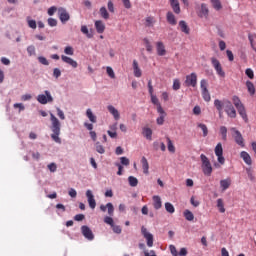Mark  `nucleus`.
I'll return each instance as SVG.
<instances>
[{
    "label": "nucleus",
    "instance_id": "obj_59",
    "mask_svg": "<svg viewBox=\"0 0 256 256\" xmlns=\"http://www.w3.org/2000/svg\"><path fill=\"white\" fill-rule=\"evenodd\" d=\"M56 110H57V115L59 119H61L62 121H65V112H63L61 108H56Z\"/></svg>",
    "mask_w": 256,
    "mask_h": 256
},
{
    "label": "nucleus",
    "instance_id": "obj_11",
    "mask_svg": "<svg viewBox=\"0 0 256 256\" xmlns=\"http://www.w3.org/2000/svg\"><path fill=\"white\" fill-rule=\"evenodd\" d=\"M184 84L186 87H197V74L192 72L191 74L187 75Z\"/></svg>",
    "mask_w": 256,
    "mask_h": 256
},
{
    "label": "nucleus",
    "instance_id": "obj_57",
    "mask_svg": "<svg viewBox=\"0 0 256 256\" xmlns=\"http://www.w3.org/2000/svg\"><path fill=\"white\" fill-rule=\"evenodd\" d=\"M96 151L97 153H100V155H103V153H105V148L103 147V145H100L99 142H97Z\"/></svg>",
    "mask_w": 256,
    "mask_h": 256
},
{
    "label": "nucleus",
    "instance_id": "obj_26",
    "mask_svg": "<svg viewBox=\"0 0 256 256\" xmlns=\"http://www.w3.org/2000/svg\"><path fill=\"white\" fill-rule=\"evenodd\" d=\"M150 97L153 105H156L157 107V113H163V107L161 106V103H159V99L157 98V96L152 94L150 95Z\"/></svg>",
    "mask_w": 256,
    "mask_h": 256
},
{
    "label": "nucleus",
    "instance_id": "obj_45",
    "mask_svg": "<svg viewBox=\"0 0 256 256\" xmlns=\"http://www.w3.org/2000/svg\"><path fill=\"white\" fill-rule=\"evenodd\" d=\"M214 106L216 107L217 111H219V113L223 111V103L221 102V100L219 99L214 100Z\"/></svg>",
    "mask_w": 256,
    "mask_h": 256
},
{
    "label": "nucleus",
    "instance_id": "obj_39",
    "mask_svg": "<svg viewBox=\"0 0 256 256\" xmlns=\"http://www.w3.org/2000/svg\"><path fill=\"white\" fill-rule=\"evenodd\" d=\"M128 183L130 187H137V185H139V180L134 176H129Z\"/></svg>",
    "mask_w": 256,
    "mask_h": 256
},
{
    "label": "nucleus",
    "instance_id": "obj_21",
    "mask_svg": "<svg viewBox=\"0 0 256 256\" xmlns=\"http://www.w3.org/2000/svg\"><path fill=\"white\" fill-rule=\"evenodd\" d=\"M152 201H153V207L156 211H159V209H161V207H163V200H161V196L154 195L152 197Z\"/></svg>",
    "mask_w": 256,
    "mask_h": 256
},
{
    "label": "nucleus",
    "instance_id": "obj_33",
    "mask_svg": "<svg viewBox=\"0 0 256 256\" xmlns=\"http://www.w3.org/2000/svg\"><path fill=\"white\" fill-rule=\"evenodd\" d=\"M80 31L83 35H86L88 39H93V33L89 32V28L86 25H82Z\"/></svg>",
    "mask_w": 256,
    "mask_h": 256
},
{
    "label": "nucleus",
    "instance_id": "obj_15",
    "mask_svg": "<svg viewBox=\"0 0 256 256\" xmlns=\"http://www.w3.org/2000/svg\"><path fill=\"white\" fill-rule=\"evenodd\" d=\"M86 197H87V201L90 209H95V207H97V201H95V195H93V191L87 190Z\"/></svg>",
    "mask_w": 256,
    "mask_h": 256
},
{
    "label": "nucleus",
    "instance_id": "obj_2",
    "mask_svg": "<svg viewBox=\"0 0 256 256\" xmlns=\"http://www.w3.org/2000/svg\"><path fill=\"white\" fill-rule=\"evenodd\" d=\"M50 121H51V139L54 140L55 143H58V145H61V122L57 117L54 116L53 113H50Z\"/></svg>",
    "mask_w": 256,
    "mask_h": 256
},
{
    "label": "nucleus",
    "instance_id": "obj_50",
    "mask_svg": "<svg viewBox=\"0 0 256 256\" xmlns=\"http://www.w3.org/2000/svg\"><path fill=\"white\" fill-rule=\"evenodd\" d=\"M65 55L73 56L75 54V50L71 46H66L64 48Z\"/></svg>",
    "mask_w": 256,
    "mask_h": 256
},
{
    "label": "nucleus",
    "instance_id": "obj_16",
    "mask_svg": "<svg viewBox=\"0 0 256 256\" xmlns=\"http://www.w3.org/2000/svg\"><path fill=\"white\" fill-rule=\"evenodd\" d=\"M169 250L171 255L173 256H187V248H181L179 253L177 252V248L175 247V245H170L169 246Z\"/></svg>",
    "mask_w": 256,
    "mask_h": 256
},
{
    "label": "nucleus",
    "instance_id": "obj_32",
    "mask_svg": "<svg viewBox=\"0 0 256 256\" xmlns=\"http://www.w3.org/2000/svg\"><path fill=\"white\" fill-rule=\"evenodd\" d=\"M86 116L91 123H97V116H95V114H93V110H91V108H88L86 110Z\"/></svg>",
    "mask_w": 256,
    "mask_h": 256
},
{
    "label": "nucleus",
    "instance_id": "obj_13",
    "mask_svg": "<svg viewBox=\"0 0 256 256\" xmlns=\"http://www.w3.org/2000/svg\"><path fill=\"white\" fill-rule=\"evenodd\" d=\"M82 235L87 239L88 241H93L95 239V235L93 234V231L89 226H82L81 227Z\"/></svg>",
    "mask_w": 256,
    "mask_h": 256
},
{
    "label": "nucleus",
    "instance_id": "obj_36",
    "mask_svg": "<svg viewBox=\"0 0 256 256\" xmlns=\"http://www.w3.org/2000/svg\"><path fill=\"white\" fill-rule=\"evenodd\" d=\"M247 91L250 95H255V85L251 81H246Z\"/></svg>",
    "mask_w": 256,
    "mask_h": 256
},
{
    "label": "nucleus",
    "instance_id": "obj_18",
    "mask_svg": "<svg viewBox=\"0 0 256 256\" xmlns=\"http://www.w3.org/2000/svg\"><path fill=\"white\" fill-rule=\"evenodd\" d=\"M107 110L109 111L110 115L115 119V121H119L121 119V114L119 113V110L115 108L113 105H108Z\"/></svg>",
    "mask_w": 256,
    "mask_h": 256
},
{
    "label": "nucleus",
    "instance_id": "obj_12",
    "mask_svg": "<svg viewBox=\"0 0 256 256\" xmlns=\"http://www.w3.org/2000/svg\"><path fill=\"white\" fill-rule=\"evenodd\" d=\"M58 17L61 23H67V21L71 19V15H69V12L67 11V9L63 7L58 8Z\"/></svg>",
    "mask_w": 256,
    "mask_h": 256
},
{
    "label": "nucleus",
    "instance_id": "obj_1",
    "mask_svg": "<svg viewBox=\"0 0 256 256\" xmlns=\"http://www.w3.org/2000/svg\"><path fill=\"white\" fill-rule=\"evenodd\" d=\"M107 210L109 216L104 217V223H106V225H110L112 231H114L117 235H120L122 231L121 226L115 225L113 220V215L115 213V207L113 206V203L108 202L106 205H100V211H102V213H105Z\"/></svg>",
    "mask_w": 256,
    "mask_h": 256
},
{
    "label": "nucleus",
    "instance_id": "obj_4",
    "mask_svg": "<svg viewBox=\"0 0 256 256\" xmlns=\"http://www.w3.org/2000/svg\"><path fill=\"white\" fill-rule=\"evenodd\" d=\"M200 159L202 161V171L204 175L210 177L211 173H213V166H211V161H209V158H207L205 154H201Z\"/></svg>",
    "mask_w": 256,
    "mask_h": 256
},
{
    "label": "nucleus",
    "instance_id": "obj_34",
    "mask_svg": "<svg viewBox=\"0 0 256 256\" xmlns=\"http://www.w3.org/2000/svg\"><path fill=\"white\" fill-rule=\"evenodd\" d=\"M99 13L102 19H105V21L109 19V11H107V8L105 6L100 7Z\"/></svg>",
    "mask_w": 256,
    "mask_h": 256
},
{
    "label": "nucleus",
    "instance_id": "obj_40",
    "mask_svg": "<svg viewBox=\"0 0 256 256\" xmlns=\"http://www.w3.org/2000/svg\"><path fill=\"white\" fill-rule=\"evenodd\" d=\"M183 215L186 221H193V219H195V215H193V212H191V210H185Z\"/></svg>",
    "mask_w": 256,
    "mask_h": 256
},
{
    "label": "nucleus",
    "instance_id": "obj_28",
    "mask_svg": "<svg viewBox=\"0 0 256 256\" xmlns=\"http://www.w3.org/2000/svg\"><path fill=\"white\" fill-rule=\"evenodd\" d=\"M169 1L174 13H176V15H179V13H181V6L179 5V0H169Z\"/></svg>",
    "mask_w": 256,
    "mask_h": 256
},
{
    "label": "nucleus",
    "instance_id": "obj_41",
    "mask_svg": "<svg viewBox=\"0 0 256 256\" xmlns=\"http://www.w3.org/2000/svg\"><path fill=\"white\" fill-rule=\"evenodd\" d=\"M164 207L167 213H170V215H173V213H175V206H173L170 202H166L164 204Z\"/></svg>",
    "mask_w": 256,
    "mask_h": 256
},
{
    "label": "nucleus",
    "instance_id": "obj_5",
    "mask_svg": "<svg viewBox=\"0 0 256 256\" xmlns=\"http://www.w3.org/2000/svg\"><path fill=\"white\" fill-rule=\"evenodd\" d=\"M209 82L207 81V79H202L200 81V89L202 91V97L204 99V101H206V103H209V101H211V94L209 93Z\"/></svg>",
    "mask_w": 256,
    "mask_h": 256
},
{
    "label": "nucleus",
    "instance_id": "obj_62",
    "mask_svg": "<svg viewBox=\"0 0 256 256\" xmlns=\"http://www.w3.org/2000/svg\"><path fill=\"white\" fill-rule=\"evenodd\" d=\"M48 169L51 173H55V171H57V164L54 162L48 164Z\"/></svg>",
    "mask_w": 256,
    "mask_h": 256
},
{
    "label": "nucleus",
    "instance_id": "obj_37",
    "mask_svg": "<svg viewBox=\"0 0 256 256\" xmlns=\"http://www.w3.org/2000/svg\"><path fill=\"white\" fill-rule=\"evenodd\" d=\"M197 127H199V129H201V131L203 133V137H207V135H209V129L207 128V125H205L203 123H198Z\"/></svg>",
    "mask_w": 256,
    "mask_h": 256
},
{
    "label": "nucleus",
    "instance_id": "obj_48",
    "mask_svg": "<svg viewBox=\"0 0 256 256\" xmlns=\"http://www.w3.org/2000/svg\"><path fill=\"white\" fill-rule=\"evenodd\" d=\"M27 23H28V27H30V29H37V21H35L31 18H27Z\"/></svg>",
    "mask_w": 256,
    "mask_h": 256
},
{
    "label": "nucleus",
    "instance_id": "obj_49",
    "mask_svg": "<svg viewBox=\"0 0 256 256\" xmlns=\"http://www.w3.org/2000/svg\"><path fill=\"white\" fill-rule=\"evenodd\" d=\"M106 73H107L108 77H110L111 79H115V71H113L112 67L107 66Z\"/></svg>",
    "mask_w": 256,
    "mask_h": 256
},
{
    "label": "nucleus",
    "instance_id": "obj_42",
    "mask_svg": "<svg viewBox=\"0 0 256 256\" xmlns=\"http://www.w3.org/2000/svg\"><path fill=\"white\" fill-rule=\"evenodd\" d=\"M159 117L156 119V123L157 125H163V123H165V116L167 115L165 113V110H163V113H159Z\"/></svg>",
    "mask_w": 256,
    "mask_h": 256
},
{
    "label": "nucleus",
    "instance_id": "obj_58",
    "mask_svg": "<svg viewBox=\"0 0 256 256\" xmlns=\"http://www.w3.org/2000/svg\"><path fill=\"white\" fill-rule=\"evenodd\" d=\"M107 8L110 13H115V5L113 4V1L109 0L107 3Z\"/></svg>",
    "mask_w": 256,
    "mask_h": 256
},
{
    "label": "nucleus",
    "instance_id": "obj_55",
    "mask_svg": "<svg viewBox=\"0 0 256 256\" xmlns=\"http://www.w3.org/2000/svg\"><path fill=\"white\" fill-rule=\"evenodd\" d=\"M246 173L250 181H255V175L253 174V170L251 168H246Z\"/></svg>",
    "mask_w": 256,
    "mask_h": 256
},
{
    "label": "nucleus",
    "instance_id": "obj_8",
    "mask_svg": "<svg viewBox=\"0 0 256 256\" xmlns=\"http://www.w3.org/2000/svg\"><path fill=\"white\" fill-rule=\"evenodd\" d=\"M224 107L228 117H231V119H235V117H237V111L235 110V107H233V104L231 103V101L225 100Z\"/></svg>",
    "mask_w": 256,
    "mask_h": 256
},
{
    "label": "nucleus",
    "instance_id": "obj_46",
    "mask_svg": "<svg viewBox=\"0 0 256 256\" xmlns=\"http://www.w3.org/2000/svg\"><path fill=\"white\" fill-rule=\"evenodd\" d=\"M167 145H168V151L170 153H175V145H173V141H171V138H167Z\"/></svg>",
    "mask_w": 256,
    "mask_h": 256
},
{
    "label": "nucleus",
    "instance_id": "obj_61",
    "mask_svg": "<svg viewBox=\"0 0 256 256\" xmlns=\"http://www.w3.org/2000/svg\"><path fill=\"white\" fill-rule=\"evenodd\" d=\"M53 77H55V79H59V77H61V69L54 68L53 69Z\"/></svg>",
    "mask_w": 256,
    "mask_h": 256
},
{
    "label": "nucleus",
    "instance_id": "obj_24",
    "mask_svg": "<svg viewBox=\"0 0 256 256\" xmlns=\"http://www.w3.org/2000/svg\"><path fill=\"white\" fill-rule=\"evenodd\" d=\"M198 16L204 19H207V17H209V7H207V4H201Z\"/></svg>",
    "mask_w": 256,
    "mask_h": 256
},
{
    "label": "nucleus",
    "instance_id": "obj_17",
    "mask_svg": "<svg viewBox=\"0 0 256 256\" xmlns=\"http://www.w3.org/2000/svg\"><path fill=\"white\" fill-rule=\"evenodd\" d=\"M156 53L159 55V57H165V55H167L165 44H163L162 41L156 42Z\"/></svg>",
    "mask_w": 256,
    "mask_h": 256
},
{
    "label": "nucleus",
    "instance_id": "obj_30",
    "mask_svg": "<svg viewBox=\"0 0 256 256\" xmlns=\"http://www.w3.org/2000/svg\"><path fill=\"white\" fill-rule=\"evenodd\" d=\"M166 20L168 21L169 25H177V18H175V14H173V12H167Z\"/></svg>",
    "mask_w": 256,
    "mask_h": 256
},
{
    "label": "nucleus",
    "instance_id": "obj_23",
    "mask_svg": "<svg viewBox=\"0 0 256 256\" xmlns=\"http://www.w3.org/2000/svg\"><path fill=\"white\" fill-rule=\"evenodd\" d=\"M94 27H95L97 33H99V34L105 33V23L103 22V20H96L94 22Z\"/></svg>",
    "mask_w": 256,
    "mask_h": 256
},
{
    "label": "nucleus",
    "instance_id": "obj_35",
    "mask_svg": "<svg viewBox=\"0 0 256 256\" xmlns=\"http://www.w3.org/2000/svg\"><path fill=\"white\" fill-rule=\"evenodd\" d=\"M248 40L250 42V45H251L253 51L256 52V48H255L256 33L248 34Z\"/></svg>",
    "mask_w": 256,
    "mask_h": 256
},
{
    "label": "nucleus",
    "instance_id": "obj_22",
    "mask_svg": "<svg viewBox=\"0 0 256 256\" xmlns=\"http://www.w3.org/2000/svg\"><path fill=\"white\" fill-rule=\"evenodd\" d=\"M142 135L147 139V141H153V130L149 127L142 128Z\"/></svg>",
    "mask_w": 256,
    "mask_h": 256
},
{
    "label": "nucleus",
    "instance_id": "obj_53",
    "mask_svg": "<svg viewBox=\"0 0 256 256\" xmlns=\"http://www.w3.org/2000/svg\"><path fill=\"white\" fill-rule=\"evenodd\" d=\"M57 11H59V8H56V6H51L47 13L49 15V17H53V15H55V13H57Z\"/></svg>",
    "mask_w": 256,
    "mask_h": 256
},
{
    "label": "nucleus",
    "instance_id": "obj_9",
    "mask_svg": "<svg viewBox=\"0 0 256 256\" xmlns=\"http://www.w3.org/2000/svg\"><path fill=\"white\" fill-rule=\"evenodd\" d=\"M141 233L146 240L147 247H153V234H151V232H149L145 226L141 227Z\"/></svg>",
    "mask_w": 256,
    "mask_h": 256
},
{
    "label": "nucleus",
    "instance_id": "obj_3",
    "mask_svg": "<svg viewBox=\"0 0 256 256\" xmlns=\"http://www.w3.org/2000/svg\"><path fill=\"white\" fill-rule=\"evenodd\" d=\"M232 101L243 121L247 123L249 119L247 118V112L245 111V106L243 103H241V99H239L237 96H233Z\"/></svg>",
    "mask_w": 256,
    "mask_h": 256
},
{
    "label": "nucleus",
    "instance_id": "obj_10",
    "mask_svg": "<svg viewBox=\"0 0 256 256\" xmlns=\"http://www.w3.org/2000/svg\"><path fill=\"white\" fill-rule=\"evenodd\" d=\"M211 64L214 67L217 75L219 77H225V71H223V67L221 66V62L217 60V58L212 57L211 58Z\"/></svg>",
    "mask_w": 256,
    "mask_h": 256
},
{
    "label": "nucleus",
    "instance_id": "obj_64",
    "mask_svg": "<svg viewBox=\"0 0 256 256\" xmlns=\"http://www.w3.org/2000/svg\"><path fill=\"white\" fill-rule=\"evenodd\" d=\"M144 256H157V254L155 253V250H150V251L145 250Z\"/></svg>",
    "mask_w": 256,
    "mask_h": 256
},
{
    "label": "nucleus",
    "instance_id": "obj_25",
    "mask_svg": "<svg viewBox=\"0 0 256 256\" xmlns=\"http://www.w3.org/2000/svg\"><path fill=\"white\" fill-rule=\"evenodd\" d=\"M231 187V178H226L220 180V189L222 191H227Z\"/></svg>",
    "mask_w": 256,
    "mask_h": 256
},
{
    "label": "nucleus",
    "instance_id": "obj_38",
    "mask_svg": "<svg viewBox=\"0 0 256 256\" xmlns=\"http://www.w3.org/2000/svg\"><path fill=\"white\" fill-rule=\"evenodd\" d=\"M155 25V17L147 16L145 18V26L146 27H153Z\"/></svg>",
    "mask_w": 256,
    "mask_h": 256
},
{
    "label": "nucleus",
    "instance_id": "obj_51",
    "mask_svg": "<svg viewBox=\"0 0 256 256\" xmlns=\"http://www.w3.org/2000/svg\"><path fill=\"white\" fill-rule=\"evenodd\" d=\"M27 53H28L29 57H33V55H36L35 46L34 45L28 46Z\"/></svg>",
    "mask_w": 256,
    "mask_h": 256
},
{
    "label": "nucleus",
    "instance_id": "obj_44",
    "mask_svg": "<svg viewBox=\"0 0 256 256\" xmlns=\"http://www.w3.org/2000/svg\"><path fill=\"white\" fill-rule=\"evenodd\" d=\"M144 45L146 47V51H148V53H151V51H153V45H151V41H149V39L144 38Z\"/></svg>",
    "mask_w": 256,
    "mask_h": 256
},
{
    "label": "nucleus",
    "instance_id": "obj_14",
    "mask_svg": "<svg viewBox=\"0 0 256 256\" xmlns=\"http://www.w3.org/2000/svg\"><path fill=\"white\" fill-rule=\"evenodd\" d=\"M231 131L234 132V139L237 145H239L240 147H245V142L243 140V135L241 134V132H239V130H237L236 128H231Z\"/></svg>",
    "mask_w": 256,
    "mask_h": 256
},
{
    "label": "nucleus",
    "instance_id": "obj_63",
    "mask_svg": "<svg viewBox=\"0 0 256 256\" xmlns=\"http://www.w3.org/2000/svg\"><path fill=\"white\" fill-rule=\"evenodd\" d=\"M120 163L121 165H125L126 167L129 165V158L123 156V157H120Z\"/></svg>",
    "mask_w": 256,
    "mask_h": 256
},
{
    "label": "nucleus",
    "instance_id": "obj_31",
    "mask_svg": "<svg viewBox=\"0 0 256 256\" xmlns=\"http://www.w3.org/2000/svg\"><path fill=\"white\" fill-rule=\"evenodd\" d=\"M178 25L182 33H185V35H189L191 30L189 29V26L187 25V22H185V20H181Z\"/></svg>",
    "mask_w": 256,
    "mask_h": 256
},
{
    "label": "nucleus",
    "instance_id": "obj_27",
    "mask_svg": "<svg viewBox=\"0 0 256 256\" xmlns=\"http://www.w3.org/2000/svg\"><path fill=\"white\" fill-rule=\"evenodd\" d=\"M240 157L241 159H243L244 163H246V165H252L253 164V160L251 159V155H249L247 153V151H242L240 153Z\"/></svg>",
    "mask_w": 256,
    "mask_h": 256
},
{
    "label": "nucleus",
    "instance_id": "obj_43",
    "mask_svg": "<svg viewBox=\"0 0 256 256\" xmlns=\"http://www.w3.org/2000/svg\"><path fill=\"white\" fill-rule=\"evenodd\" d=\"M217 208L220 213H225V204L223 203V199L219 198L217 200Z\"/></svg>",
    "mask_w": 256,
    "mask_h": 256
},
{
    "label": "nucleus",
    "instance_id": "obj_56",
    "mask_svg": "<svg viewBox=\"0 0 256 256\" xmlns=\"http://www.w3.org/2000/svg\"><path fill=\"white\" fill-rule=\"evenodd\" d=\"M245 75H247V77L249 79H254V77H255V73L253 72V69H251V68H247L245 70Z\"/></svg>",
    "mask_w": 256,
    "mask_h": 256
},
{
    "label": "nucleus",
    "instance_id": "obj_6",
    "mask_svg": "<svg viewBox=\"0 0 256 256\" xmlns=\"http://www.w3.org/2000/svg\"><path fill=\"white\" fill-rule=\"evenodd\" d=\"M37 101L40 105H47V103H53V95L49 90H45L44 94H39L37 96Z\"/></svg>",
    "mask_w": 256,
    "mask_h": 256
},
{
    "label": "nucleus",
    "instance_id": "obj_20",
    "mask_svg": "<svg viewBox=\"0 0 256 256\" xmlns=\"http://www.w3.org/2000/svg\"><path fill=\"white\" fill-rule=\"evenodd\" d=\"M61 60L63 61V63H67V65H70V67H73V69H77L79 65L77 61H75L73 58L69 56L62 55Z\"/></svg>",
    "mask_w": 256,
    "mask_h": 256
},
{
    "label": "nucleus",
    "instance_id": "obj_52",
    "mask_svg": "<svg viewBox=\"0 0 256 256\" xmlns=\"http://www.w3.org/2000/svg\"><path fill=\"white\" fill-rule=\"evenodd\" d=\"M214 9H216V11H219L221 9V1L219 0H210Z\"/></svg>",
    "mask_w": 256,
    "mask_h": 256
},
{
    "label": "nucleus",
    "instance_id": "obj_7",
    "mask_svg": "<svg viewBox=\"0 0 256 256\" xmlns=\"http://www.w3.org/2000/svg\"><path fill=\"white\" fill-rule=\"evenodd\" d=\"M214 153L217 157L218 163H220V165H225V157L223 156V144H221V142L215 146Z\"/></svg>",
    "mask_w": 256,
    "mask_h": 256
},
{
    "label": "nucleus",
    "instance_id": "obj_54",
    "mask_svg": "<svg viewBox=\"0 0 256 256\" xmlns=\"http://www.w3.org/2000/svg\"><path fill=\"white\" fill-rule=\"evenodd\" d=\"M172 87L174 91H179V89H181V82L179 81V79H174Z\"/></svg>",
    "mask_w": 256,
    "mask_h": 256
},
{
    "label": "nucleus",
    "instance_id": "obj_60",
    "mask_svg": "<svg viewBox=\"0 0 256 256\" xmlns=\"http://www.w3.org/2000/svg\"><path fill=\"white\" fill-rule=\"evenodd\" d=\"M48 25H49V27H57V19L48 18Z\"/></svg>",
    "mask_w": 256,
    "mask_h": 256
},
{
    "label": "nucleus",
    "instance_id": "obj_19",
    "mask_svg": "<svg viewBox=\"0 0 256 256\" xmlns=\"http://www.w3.org/2000/svg\"><path fill=\"white\" fill-rule=\"evenodd\" d=\"M132 69H133L134 77H137V78L142 77L143 71L139 67V62H137V60H133Z\"/></svg>",
    "mask_w": 256,
    "mask_h": 256
},
{
    "label": "nucleus",
    "instance_id": "obj_47",
    "mask_svg": "<svg viewBox=\"0 0 256 256\" xmlns=\"http://www.w3.org/2000/svg\"><path fill=\"white\" fill-rule=\"evenodd\" d=\"M220 135H222L223 141H227V127L225 126L220 127Z\"/></svg>",
    "mask_w": 256,
    "mask_h": 256
},
{
    "label": "nucleus",
    "instance_id": "obj_29",
    "mask_svg": "<svg viewBox=\"0 0 256 256\" xmlns=\"http://www.w3.org/2000/svg\"><path fill=\"white\" fill-rule=\"evenodd\" d=\"M141 165L144 175H149V161H147L145 156L141 158Z\"/></svg>",
    "mask_w": 256,
    "mask_h": 256
}]
</instances>
